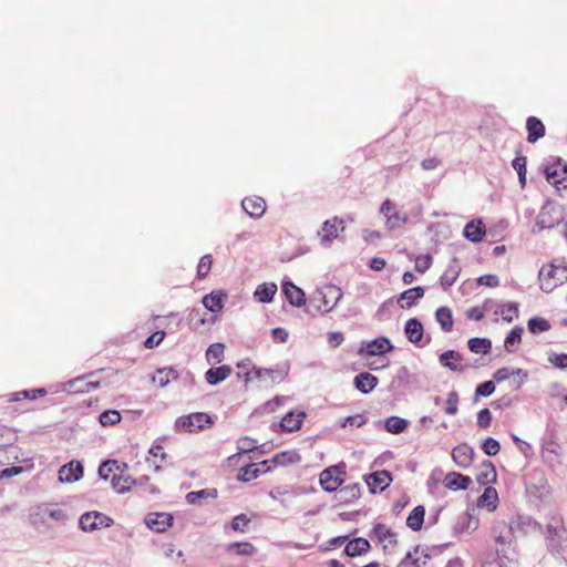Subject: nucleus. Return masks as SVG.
Here are the masks:
<instances>
[{
	"instance_id": "72a5a7b5",
	"label": "nucleus",
	"mask_w": 567,
	"mask_h": 567,
	"mask_svg": "<svg viewBox=\"0 0 567 567\" xmlns=\"http://www.w3.org/2000/svg\"><path fill=\"white\" fill-rule=\"evenodd\" d=\"M425 508L422 505H417L413 508V511L409 514L406 518V525L413 532H419L424 523Z\"/></svg>"
},
{
	"instance_id": "4c0bfd02",
	"label": "nucleus",
	"mask_w": 567,
	"mask_h": 567,
	"mask_svg": "<svg viewBox=\"0 0 567 567\" xmlns=\"http://www.w3.org/2000/svg\"><path fill=\"white\" fill-rule=\"evenodd\" d=\"M524 329L520 326L514 327L504 341V348L508 353H514L522 341Z\"/></svg>"
},
{
	"instance_id": "bf43d9fd",
	"label": "nucleus",
	"mask_w": 567,
	"mask_h": 567,
	"mask_svg": "<svg viewBox=\"0 0 567 567\" xmlns=\"http://www.w3.org/2000/svg\"><path fill=\"white\" fill-rule=\"evenodd\" d=\"M224 344L223 343H213L208 347L206 351V358L208 361L214 359L216 362H220L224 354Z\"/></svg>"
},
{
	"instance_id": "412c9836",
	"label": "nucleus",
	"mask_w": 567,
	"mask_h": 567,
	"mask_svg": "<svg viewBox=\"0 0 567 567\" xmlns=\"http://www.w3.org/2000/svg\"><path fill=\"white\" fill-rule=\"evenodd\" d=\"M443 483L445 487L458 491V489H466L472 483V480L470 476L463 475L461 473L451 472L445 475Z\"/></svg>"
},
{
	"instance_id": "39448f33",
	"label": "nucleus",
	"mask_w": 567,
	"mask_h": 567,
	"mask_svg": "<svg viewBox=\"0 0 567 567\" xmlns=\"http://www.w3.org/2000/svg\"><path fill=\"white\" fill-rule=\"evenodd\" d=\"M547 547L551 553H564L567 550V530L564 525L556 520L546 527Z\"/></svg>"
},
{
	"instance_id": "423d86ee",
	"label": "nucleus",
	"mask_w": 567,
	"mask_h": 567,
	"mask_svg": "<svg viewBox=\"0 0 567 567\" xmlns=\"http://www.w3.org/2000/svg\"><path fill=\"white\" fill-rule=\"evenodd\" d=\"M346 474V464L339 463L337 465H332L327 467L320 473L319 482L322 488L326 492L332 493L336 492L341 484L343 483V480L341 478V475Z\"/></svg>"
},
{
	"instance_id": "c85d7f7f",
	"label": "nucleus",
	"mask_w": 567,
	"mask_h": 567,
	"mask_svg": "<svg viewBox=\"0 0 567 567\" xmlns=\"http://www.w3.org/2000/svg\"><path fill=\"white\" fill-rule=\"evenodd\" d=\"M485 234V226L481 220H471L464 227L463 235L466 239L472 243H478L482 240Z\"/></svg>"
},
{
	"instance_id": "9b49d317",
	"label": "nucleus",
	"mask_w": 567,
	"mask_h": 567,
	"mask_svg": "<svg viewBox=\"0 0 567 567\" xmlns=\"http://www.w3.org/2000/svg\"><path fill=\"white\" fill-rule=\"evenodd\" d=\"M341 231L344 230V221L340 217H333L332 219L326 220L322 224L321 229L318 231V236H320L322 244L331 243L333 239L338 238V229Z\"/></svg>"
},
{
	"instance_id": "338daca9",
	"label": "nucleus",
	"mask_w": 567,
	"mask_h": 567,
	"mask_svg": "<svg viewBox=\"0 0 567 567\" xmlns=\"http://www.w3.org/2000/svg\"><path fill=\"white\" fill-rule=\"evenodd\" d=\"M495 391V384L493 381H485L477 385L475 394L477 396H489Z\"/></svg>"
},
{
	"instance_id": "1a4fd4ad",
	"label": "nucleus",
	"mask_w": 567,
	"mask_h": 567,
	"mask_svg": "<svg viewBox=\"0 0 567 567\" xmlns=\"http://www.w3.org/2000/svg\"><path fill=\"white\" fill-rule=\"evenodd\" d=\"M251 373L254 374L255 379L264 382L266 385L280 383L286 377V371L282 369H265L254 367L251 372L246 373V382L251 380Z\"/></svg>"
},
{
	"instance_id": "f03ea898",
	"label": "nucleus",
	"mask_w": 567,
	"mask_h": 567,
	"mask_svg": "<svg viewBox=\"0 0 567 567\" xmlns=\"http://www.w3.org/2000/svg\"><path fill=\"white\" fill-rule=\"evenodd\" d=\"M566 279L567 266H556L554 264H549L547 266H543L538 274L540 289L546 293L551 292L557 286L561 285Z\"/></svg>"
},
{
	"instance_id": "ea45409f",
	"label": "nucleus",
	"mask_w": 567,
	"mask_h": 567,
	"mask_svg": "<svg viewBox=\"0 0 567 567\" xmlns=\"http://www.w3.org/2000/svg\"><path fill=\"white\" fill-rule=\"evenodd\" d=\"M467 346L470 351L476 354H487L492 350V341L487 338H472Z\"/></svg>"
},
{
	"instance_id": "c9c22d12",
	"label": "nucleus",
	"mask_w": 567,
	"mask_h": 567,
	"mask_svg": "<svg viewBox=\"0 0 567 567\" xmlns=\"http://www.w3.org/2000/svg\"><path fill=\"white\" fill-rule=\"evenodd\" d=\"M560 223L559 219H553L546 207H543L537 220L535 223L534 233L542 231L544 229H550Z\"/></svg>"
},
{
	"instance_id": "69168bd1",
	"label": "nucleus",
	"mask_w": 567,
	"mask_h": 567,
	"mask_svg": "<svg viewBox=\"0 0 567 567\" xmlns=\"http://www.w3.org/2000/svg\"><path fill=\"white\" fill-rule=\"evenodd\" d=\"M250 519L245 514L235 516L231 520V528L236 532H245V527L248 526Z\"/></svg>"
},
{
	"instance_id": "bb28decb",
	"label": "nucleus",
	"mask_w": 567,
	"mask_h": 567,
	"mask_svg": "<svg viewBox=\"0 0 567 567\" xmlns=\"http://www.w3.org/2000/svg\"><path fill=\"white\" fill-rule=\"evenodd\" d=\"M404 332L410 342L419 343L423 338V326L419 319L411 318L405 322Z\"/></svg>"
},
{
	"instance_id": "a878e982",
	"label": "nucleus",
	"mask_w": 567,
	"mask_h": 567,
	"mask_svg": "<svg viewBox=\"0 0 567 567\" xmlns=\"http://www.w3.org/2000/svg\"><path fill=\"white\" fill-rule=\"evenodd\" d=\"M526 128L528 132V134H527L528 143H535L545 135V126H544L543 122L535 116H529L527 118Z\"/></svg>"
},
{
	"instance_id": "09e8293b",
	"label": "nucleus",
	"mask_w": 567,
	"mask_h": 567,
	"mask_svg": "<svg viewBox=\"0 0 567 567\" xmlns=\"http://www.w3.org/2000/svg\"><path fill=\"white\" fill-rule=\"evenodd\" d=\"M227 550L234 551L238 556H251L255 553V546L248 542L233 543Z\"/></svg>"
},
{
	"instance_id": "774afa93",
	"label": "nucleus",
	"mask_w": 567,
	"mask_h": 567,
	"mask_svg": "<svg viewBox=\"0 0 567 567\" xmlns=\"http://www.w3.org/2000/svg\"><path fill=\"white\" fill-rule=\"evenodd\" d=\"M548 361L559 369L567 368V353H551L548 357Z\"/></svg>"
},
{
	"instance_id": "2f4dec72",
	"label": "nucleus",
	"mask_w": 567,
	"mask_h": 567,
	"mask_svg": "<svg viewBox=\"0 0 567 567\" xmlns=\"http://www.w3.org/2000/svg\"><path fill=\"white\" fill-rule=\"evenodd\" d=\"M277 292V285L275 282L260 284L255 290V298L262 303H269L272 301Z\"/></svg>"
},
{
	"instance_id": "f704fd0d",
	"label": "nucleus",
	"mask_w": 567,
	"mask_h": 567,
	"mask_svg": "<svg viewBox=\"0 0 567 567\" xmlns=\"http://www.w3.org/2000/svg\"><path fill=\"white\" fill-rule=\"evenodd\" d=\"M361 487L359 484H349L340 488L337 498L341 503H351L360 497Z\"/></svg>"
},
{
	"instance_id": "37998d69",
	"label": "nucleus",
	"mask_w": 567,
	"mask_h": 567,
	"mask_svg": "<svg viewBox=\"0 0 567 567\" xmlns=\"http://www.w3.org/2000/svg\"><path fill=\"white\" fill-rule=\"evenodd\" d=\"M435 319L440 323L444 332H449L453 328L452 311L447 307H440L435 312Z\"/></svg>"
},
{
	"instance_id": "393cba45",
	"label": "nucleus",
	"mask_w": 567,
	"mask_h": 567,
	"mask_svg": "<svg viewBox=\"0 0 567 567\" xmlns=\"http://www.w3.org/2000/svg\"><path fill=\"white\" fill-rule=\"evenodd\" d=\"M497 474L495 466L491 461H484L480 468L476 476V481L481 486H486L496 481Z\"/></svg>"
},
{
	"instance_id": "6e6d98bb",
	"label": "nucleus",
	"mask_w": 567,
	"mask_h": 567,
	"mask_svg": "<svg viewBox=\"0 0 567 567\" xmlns=\"http://www.w3.org/2000/svg\"><path fill=\"white\" fill-rule=\"evenodd\" d=\"M45 394H47V390L44 388H39V389L31 390V391L23 390V391H20V392H16L13 394L12 401H19L22 398L23 399L34 400L37 398L44 396Z\"/></svg>"
},
{
	"instance_id": "0e129e2a",
	"label": "nucleus",
	"mask_w": 567,
	"mask_h": 567,
	"mask_svg": "<svg viewBox=\"0 0 567 567\" xmlns=\"http://www.w3.org/2000/svg\"><path fill=\"white\" fill-rule=\"evenodd\" d=\"M365 422H367V419L362 414H357V415L346 417L341 422V426L342 427H348V426L349 427H360L363 424H365Z\"/></svg>"
},
{
	"instance_id": "c756f323",
	"label": "nucleus",
	"mask_w": 567,
	"mask_h": 567,
	"mask_svg": "<svg viewBox=\"0 0 567 567\" xmlns=\"http://www.w3.org/2000/svg\"><path fill=\"white\" fill-rule=\"evenodd\" d=\"M306 413L300 411L298 413L288 412L281 420L280 426L287 432H295L300 429Z\"/></svg>"
},
{
	"instance_id": "473e14b6",
	"label": "nucleus",
	"mask_w": 567,
	"mask_h": 567,
	"mask_svg": "<svg viewBox=\"0 0 567 567\" xmlns=\"http://www.w3.org/2000/svg\"><path fill=\"white\" fill-rule=\"evenodd\" d=\"M370 543L365 538H355L350 540L344 548V554L349 557H355L369 551Z\"/></svg>"
},
{
	"instance_id": "6e6552de",
	"label": "nucleus",
	"mask_w": 567,
	"mask_h": 567,
	"mask_svg": "<svg viewBox=\"0 0 567 567\" xmlns=\"http://www.w3.org/2000/svg\"><path fill=\"white\" fill-rule=\"evenodd\" d=\"M212 424V419L207 413L196 412L176 420V426L185 432H196Z\"/></svg>"
},
{
	"instance_id": "6ab92c4d",
	"label": "nucleus",
	"mask_w": 567,
	"mask_h": 567,
	"mask_svg": "<svg viewBox=\"0 0 567 567\" xmlns=\"http://www.w3.org/2000/svg\"><path fill=\"white\" fill-rule=\"evenodd\" d=\"M423 296H424V289L422 287H420V286L413 287V288H410V289L403 291L400 295V297L398 299V303L402 309H410L417 302V300L423 298Z\"/></svg>"
},
{
	"instance_id": "7c9ffc66",
	"label": "nucleus",
	"mask_w": 567,
	"mask_h": 567,
	"mask_svg": "<svg viewBox=\"0 0 567 567\" xmlns=\"http://www.w3.org/2000/svg\"><path fill=\"white\" fill-rule=\"evenodd\" d=\"M545 175L548 183L554 185L557 189L567 188V166L563 168V176L559 175L557 168L547 166Z\"/></svg>"
},
{
	"instance_id": "a18cd8bd",
	"label": "nucleus",
	"mask_w": 567,
	"mask_h": 567,
	"mask_svg": "<svg viewBox=\"0 0 567 567\" xmlns=\"http://www.w3.org/2000/svg\"><path fill=\"white\" fill-rule=\"evenodd\" d=\"M300 461V455L296 451H284L276 454L271 462L278 466H287L289 464H295Z\"/></svg>"
},
{
	"instance_id": "5fc2aeb1",
	"label": "nucleus",
	"mask_w": 567,
	"mask_h": 567,
	"mask_svg": "<svg viewBox=\"0 0 567 567\" xmlns=\"http://www.w3.org/2000/svg\"><path fill=\"white\" fill-rule=\"evenodd\" d=\"M99 421L103 426H110L121 421V414L116 410H106L99 416Z\"/></svg>"
},
{
	"instance_id": "680f3d73",
	"label": "nucleus",
	"mask_w": 567,
	"mask_h": 567,
	"mask_svg": "<svg viewBox=\"0 0 567 567\" xmlns=\"http://www.w3.org/2000/svg\"><path fill=\"white\" fill-rule=\"evenodd\" d=\"M212 264H213L212 256L204 255L200 258L199 264L197 266V276L199 278H205L208 275V272L210 271Z\"/></svg>"
},
{
	"instance_id": "b1692460",
	"label": "nucleus",
	"mask_w": 567,
	"mask_h": 567,
	"mask_svg": "<svg viewBox=\"0 0 567 567\" xmlns=\"http://www.w3.org/2000/svg\"><path fill=\"white\" fill-rule=\"evenodd\" d=\"M233 372L230 365L224 364L217 368H210L205 373L206 382L209 385H216L226 380Z\"/></svg>"
},
{
	"instance_id": "5701e85b",
	"label": "nucleus",
	"mask_w": 567,
	"mask_h": 567,
	"mask_svg": "<svg viewBox=\"0 0 567 567\" xmlns=\"http://www.w3.org/2000/svg\"><path fill=\"white\" fill-rule=\"evenodd\" d=\"M378 378L369 372L359 373L353 380L355 389L363 394L370 393L378 385Z\"/></svg>"
},
{
	"instance_id": "e433bc0d",
	"label": "nucleus",
	"mask_w": 567,
	"mask_h": 567,
	"mask_svg": "<svg viewBox=\"0 0 567 567\" xmlns=\"http://www.w3.org/2000/svg\"><path fill=\"white\" fill-rule=\"evenodd\" d=\"M111 484L117 493H125L130 491L133 485L137 484V481L130 475L123 476L121 474L114 473L111 477Z\"/></svg>"
},
{
	"instance_id": "f257e3e1",
	"label": "nucleus",
	"mask_w": 567,
	"mask_h": 567,
	"mask_svg": "<svg viewBox=\"0 0 567 567\" xmlns=\"http://www.w3.org/2000/svg\"><path fill=\"white\" fill-rule=\"evenodd\" d=\"M68 518L69 517L66 513L62 508L51 504H41L34 506L30 509L29 513L30 524L34 528L45 526L49 519L64 524Z\"/></svg>"
},
{
	"instance_id": "a211bd4d",
	"label": "nucleus",
	"mask_w": 567,
	"mask_h": 567,
	"mask_svg": "<svg viewBox=\"0 0 567 567\" xmlns=\"http://www.w3.org/2000/svg\"><path fill=\"white\" fill-rule=\"evenodd\" d=\"M241 207L251 218H260L266 212V202L258 196L246 197L241 202Z\"/></svg>"
},
{
	"instance_id": "49530a36",
	"label": "nucleus",
	"mask_w": 567,
	"mask_h": 567,
	"mask_svg": "<svg viewBox=\"0 0 567 567\" xmlns=\"http://www.w3.org/2000/svg\"><path fill=\"white\" fill-rule=\"evenodd\" d=\"M373 534L378 538L380 543L389 542L390 544H395L396 538L395 534L384 524H377L373 527Z\"/></svg>"
},
{
	"instance_id": "dca6fc26",
	"label": "nucleus",
	"mask_w": 567,
	"mask_h": 567,
	"mask_svg": "<svg viewBox=\"0 0 567 567\" xmlns=\"http://www.w3.org/2000/svg\"><path fill=\"white\" fill-rule=\"evenodd\" d=\"M474 450L468 444H460L452 451V458L457 466L466 468L473 462Z\"/></svg>"
},
{
	"instance_id": "cd10ccee",
	"label": "nucleus",
	"mask_w": 567,
	"mask_h": 567,
	"mask_svg": "<svg viewBox=\"0 0 567 567\" xmlns=\"http://www.w3.org/2000/svg\"><path fill=\"white\" fill-rule=\"evenodd\" d=\"M393 349L391 341L386 337H380L367 344L365 352L368 355H381Z\"/></svg>"
},
{
	"instance_id": "864d4df0",
	"label": "nucleus",
	"mask_w": 567,
	"mask_h": 567,
	"mask_svg": "<svg viewBox=\"0 0 567 567\" xmlns=\"http://www.w3.org/2000/svg\"><path fill=\"white\" fill-rule=\"evenodd\" d=\"M497 499L498 497L496 489L488 486L485 488L483 495L480 497L478 504L486 505L487 507L495 509Z\"/></svg>"
},
{
	"instance_id": "20e7f679",
	"label": "nucleus",
	"mask_w": 567,
	"mask_h": 567,
	"mask_svg": "<svg viewBox=\"0 0 567 567\" xmlns=\"http://www.w3.org/2000/svg\"><path fill=\"white\" fill-rule=\"evenodd\" d=\"M493 535L496 542L497 555L511 559L508 556V550L516 537V533L511 524H506L505 522L496 523L493 527Z\"/></svg>"
},
{
	"instance_id": "13d9d810",
	"label": "nucleus",
	"mask_w": 567,
	"mask_h": 567,
	"mask_svg": "<svg viewBox=\"0 0 567 567\" xmlns=\"http://www.w3.org/2000/svg\"><path fill=\"white\" fill-rule=\"evenodd\" d=\"M458 401H460V398H458L457 392L451 391L447 394V399L445 402V413H447L449 415H455L458 411Z\"/></svg>"
},
{
	"instance_id": "ddd939ff",
	"label": "nucleus",
	"mask_w": 567,
	"mask_h": 567,
	"mask_svg": "<svg viewBox=\"0 0 567 567\" xmlns=\"http://www.w3.org/2000/svg\"><path fill=\"white\" fill-rule=\"evenodd\" d=\"M392 481L390 472L383 470L374 472L365 477V482L371 493L383 492Z\"/></svg>"
},
{
	"instance_id": "c03bdc74",
	"label": "nucleus",
	"mask_w": 567,
	"mask_h": 567,
	"mask_svg": "<svg viewBox=\"0 0 567 567\" xmlns=\"http://www.w3.org/2000/svg\"><path fill=\"white\" fill-rule=\"evenodd\" d=\"M408 421L400 416H389L384 422V429L392 434H400L408 427Z\"/></svg>"
},
{
	"instance_id": "a19ab883",
	"label": "nucleus",
	"mask_w": 567,
	"mask_h": 567,
	"mask_svg": "<svg viewBox=\"0 0 567 567\" xmlns=\"http://www.w3.org/2000/svg\"><path fill=\"white\" fill-rule=\"evenodd\" d=\"M178 378V372L174 368L158 369L153 375L152 380L157 382L162 388L166 386L172 380Z\"/></svg>"
},
{
	"instance_id": "0eeeda50",
	"label": "nucleus",
	"mask_w": 567,
	"mask_h": 567,
	"mask_svg": "<svg viewBox=\"0 0 567 567\" xmlns=\"http://www.w3.org/2000/svg\"><path fill=\"white\" fill-rule=\"evenodd\" d=\"M113 519L100 512H87L80 516L79 527L81 530L92 533L100 528H106L113 525Z\"/></svg>"
},
{
	"instance_id": "4d7b16f0",
	"label": "nucleus",
	"mask_w": 567,
	"mask_h": 567,
	"mask_svg": "<svg viewBox=\"0 0 567 567\" xmlns=\"http://www.w3.org/2000/svg\"><path fill=\"white\" fill-rule=\"evenodd\" d=\"M499 312L504 321L512 322L514 318L518 316V305L515 302H508L507 305L502 306Z\"/></svg>"
},
{
	"instance_id": "2eb2a0df",
	"label": "nucleus",
	"mask_w": 567,
	"mask_h": 567,
	"mask_svg": "<svg viewBox=\"0 0 567 567\" xmlns=\"http://www.w3.org/2000/svg\"><path fill=\"white\" fill-rule=\"evenodd\" d=\"M83 475V466L78 461H71L63 465L59 471V480L62 483H73Z\"/></svg>"
},
{
	"instance_id": "4468645a",
	"label": "nucleus",
	"mask_w": 567,
	"mask_h": 567,
	"mask_svg": "<svg viewBox=\"0 0 567 567\" xmlns=\"http://www.w3.org/2000/svg\"><path fill=\"white\" fill-rule=\"evenodd\" d=\"M284 295L293 307H301L306 302V296L301 288L289 280H284L281 285Z\"/></svg>"
},
{
	"instance_id": "f8f14e48",
	"label": "nucleus",
	"mask_w": 567,
	"mask_h": 567,
	"mask_svg": "<svg viewBox=\"0 0 567 567\" xmlns=\"http://www.w3.org/2000/svg\"><path fill=\"white\" fill-rule=\"evenodd\" d=\"M145 523L152 530L164 533L172 525L173 516L168 513H151L146 516Z\"/></svg>"
},
{
	"instance_id": "58836bf2",
	"label": "nucleus",
	"mask_w": 567,
	"mask_h": 567,
	"mask_svg": "<svg viewBox=\"0 0 567 567\" xmlns=\"http://www.w3.org/2000/svg\"><path fill=\"white\" fill-rule=\"evenodd\" d=\"M127 465L125 463H118L115 460H107L104 461L100 467H99V475L102 480L107 481L111 476V474L115 473L116 471L123 472V468Z\"/></svg>"
},
{
	"instance_id": "aec40b11",
	"label": "nucleus",
	"mask_w": 567,
	"mask_h": 567,
	"mask_svg": "<svg viewBox=\"0 0 567 567\" xmlns=\"http://www.w3.org/2000/svg\"><path fill=\"white\" fill-rule=\"evenodd\" d=\"M430 556L416 546L413 551H408L405 557L401 560L400 567H424Z\"/></svg>"
},
{
	"instance_id": "052dcab7",
	"label": "nucleus",
	"mask_w": 567,
	"mask_h": 567,
	"mask_svg": "<svg viewBox=\"0 0 567 567\" xmlns=\"http://www.w3.org/2000/svg\"><path fill=\"white\" fill-rule=\"evenodd\" d=\"M481 447L484 451V453L487 454L488 456H494L498 454L501 450L499 442L493 437L485 439Z\"/></svg>"
},
{
	"instance_id": "603ef678",
	"label": "nucleus",
	"mask_w": 567,
	"mask_h": 567,
	"mask_svg": "<svg viewBox=\"0 0 567 567\" xmlns=\"http://www.w3.org/2000/svg\"><path fill=\"white\" fill-rule=\"evenodd\" d=\"M409 221V217L406 214L401 215L398 210L393 214L389 215L385 219V226L389 230H395L401 225H404Z\"/></svg>"
},
{
	"instance_id": "3c124183",
	"label": "nucleus",
	"mask_w": 567,
	"mask_h": 567,
	"mask_svg": "<svg viewBox=\"0 0 567 567\" xmlns=\"http://www.w3.org/2000/svg\"><path fill=\"white\" fill-rule=\"evenodd\" d=\"M527 326L532 333H540L550 329V323L546 319L539 317L530 318Z\"/></svg>"
},
{
	"instance_id": "f3484780",
	"label": "nucleus",
	"mask_w": 567,
	"mask_h": 567,
	"mask_svg": "<svg viewBox=\"0 0 567 567\" xmlns=\"http://www.w3.org/2000/svg\"><path fill=\"white\" fill-rule=\"evenodd\" d=\"M516 535H527L540 528V525L529 516H517L511 523Z\"/></svg>"
},
{
	"instance_id": "4be33fe9",
	"label": "nucleus",
	"mask_w": 567,
	"mask_h": 567,
	"mask_svg": "<svg viewBox=\"0 0 567 567\" xmlns=\"http://www.w3.org/2000/svg\"><path fill=\"white\" fill-rule=\"evenodd\" d=\"M461 272V265L456 257L452 258L445 271L440 278L441 285L444 289L450 288L456 281Z\"/></svg>"
},
{
	"instance_id": "7ed1b4c3",
	"label": "nucleus",
	"mask_w": 567,
	"mask_h": 567,
	"mask_svg": "<svg viewBox=\"0 0 567 567\" xmlns=\"http://www.w3.org/2000/svg\"><path fill=\"white\" fill-rule=\"evenodd\" d=\"M341 298V289L330 285L317 289L311 297V301L316 305L318 311L328 313L338 305Z\"/></svg>"
},
{
	"instance_id": "9d476101",
	"label": "nucleus",
	"mask_w": 567,
	"mask_h": 567,
	"mask_svg": "<svg viewBox=\"0 0 567 567\" xmlns=\"http://www.w3.org/2000/svg\"><path fill=\"white\" fill-rule=\"evenodd\" d=\"M439 362L442 367L452 372L463 373L467 370L468 365L463 363V357L455 350H447L440 354Z\"/></svg>"
},
{
	"instance_id": "de8ad7c7",
	"label": "nucleus",
	"mask_w": 567,
	"mask_h": 567,
	"mask_svg": "<svg viewBox=\"0 0 567 567\" xmlns=\"http://www.w3.org/2000/svg\"><path fill=\"white\" fill-rule=\"evenodd\" d=\"M257 477H259V465L256 464H248L241 467L237 476L238 481L241 482H249Z\"/></svg>"
},
{
	"instance_id": "79ce46f5",
	"label": "nucleus",
	"mask_w": 567,
	"mask_h": 567,
	"mask_svg": "<svg viewBox=\"0 0 567 567\" xmlns=\"http://www.w3.org/2000/svg\"><path fill=\"white\" fill-rule=\"evenodd\" d=\"M223 297H225L221 292H210L203 298L204 307L210 312H218L223 309Z\"/></svg>"
},
{
	"instance_id": "8fccbe9b",
	"label": "nucleus",
	"mask_w": 567,
	"mask_h": 567,
	"mask_svg": "<svg viewBox=\"0 0 567 567\" xmlns=\"http://www.w3.org/2000/svg\"><path fill=\"white\" fill-rule=\"evenodd\" d=\"M205 497H217V491L215 488H206V489H200V491H195V492H189L187 495H186V499L189 504H199V499L202 498H205Z\"/></svg>"
},
{
	"instance_id": "e2e57ef3",
	"label": "nucleus",
	"mask_w": 567,
	"mask_h": 567,
	"mask_svg": "<svg viewBox=\"0 0 567 567\" xmlns=\"http://www.w3.org/2000/svg\"><path fill=\"white\" fill-rule=\"evenodd\" d=\"M257 447V441L248 436L241 437L237 442V449L240 453H248Z\"/></svg>"
}]
</instances>
